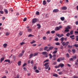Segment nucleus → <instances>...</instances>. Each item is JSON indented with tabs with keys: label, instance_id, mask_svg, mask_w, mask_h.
<instances>
[{
	"label": "nucleus",
	"instance_id": "1",
	"mask_svg": "<svg viewBox=\"0 0 78 78\" xmlns=\"http://www.w3.org/2000/svg\"><path fill=\"white\" fill-rule=\"evenodd\" d=\"M44 66H46L45 67V69L47 70V69H48V68L49 67V65H48V62H47L45 63L44 65Z\"/></svg>",
	"mask_w": 78,
	"mask_h": 78
},
{
	"label": "nucleus",
	"instance_id": "2",
	"mask_svg": "<svg viewBox=\"0 0 78 78\" xmlns=\"http://www.w3.org/2000/svg\"><path fill=\"white\" fill-rule=\"evenodd\" d=\"M64 37H62L61 38V44H62V45L63 46H65V45H66V43H65V42H63L64 41Z\"/></svg>",
	"mask_w": 78,
	"mask_h": 78
},
{
	"label": "nucleus",
	"instance_id": "3",
	"mask_svg": "<svg viewBox=\"0 0 78 78\" xmlns=\"http://www.w3.org/2000/svg\"><path fill=\"white\" fill-rule=\"evenodd\" d=\"M42 54L43 55H46L45 56V57H46V58H47L48 57V55H47L48 54L47 52L46 51H44L42 52Z\"/></svg>",
	"mask_w": 78,
	"mask_h": 78
},
{
	"label": "nucleus",
	"instance_id": "4",
	"mask_svg": "<svg viewBox=\"0 0 78 78\" xmlns=\"http://www.w3.org/2000/svg\"><path fill=\"white\" fill-rule=\"evenodd\" d=\"M37 19L36 18H34L32 20V23H35L37 22Z\"/></svg>",
	"mask_w": 78,
	"mask_h": 78
},
{
	"label": "nucleus",
	"instance_id": "5",
	"mask_svg": "<svg viewBox=\"0 0 78 78\" xmlns=\"http://www.w3.org/2000/svg\"><path fill=\"white\" fill-rule=\"evenodd\" d=\"M59 12V10L58 9H55L53 11V12Z\"/></svg>",
	"mask_w": 78,
	"mask_h": 78
},
{
	"label": "nucleus",
	"instance_id": "6",
	"mask_svg": "<svg viewBox=\"0 0 78 78\" xmlns=\"http://www.w3.org/2000/svg\"><path fill=\"white\" fill-rule=\"evenodd\" d=\"M59 67H63L64 66V65L62 63H60L58 65Z\"/></svg>",
	"mask_w": 78,
	"mask_h": 78
},
{
	"label": "nucleus",
	"instance_id": "7",
	"mask_svg": "<svg viewBox=\"0 0 78 78\" xmlns=\"http://www.w3.org/2000/svg\"><path fill=\"white\" fill-rule=\"evenodd\" d=\"M59 30V27H57L55 28V31H58Z\"/></svg>",
	"mask_w": 78,
	"mask_h": 78
},
{
	"label": "nucleus",
	"instance_id": "8",
	"mask_svg": "<svg viewBox=\"0 0 78 78\" xmlns=\"http://www.w3.org/2000/svg\"><path fill=\"white\" fill-rule=\"evenodd\" d=\"M67 8L66 7V6H64L62 8V9L63 10H66L67 9Z\"/></svg>",
	"mask_w": 78,
	"mask_h": 78
},
{
	"label": "nucleus",
	"instance_id": "9",
	"mask_svg": "<svg viewBox=\"0 0 78 78\" xmlns=\"http://www.w3.org/2000/svg\"><path fill=\"white\" fill-rule=\"evenodd\" d=\"M60 19L62 21H64L65 20V18L64 17H62L60 18Z\"/></svg>",
	"mask_w": 78,
	"mask_h": 78
},
{
	"label": "nucleus",
	"instance_id": "10",
	"mask_svg": "<svg viewBox=\"0 0 78 78\" xmlns=\"http://www.w3.org/2000/svg\"><path fill=\"white\" fill-rule=\"evenodd\" d=\"M5 62H8V63H10L11 61L9 59H6L5 60Z\"/></svg>",
	"mask_w": 78,
	"mask_h": 78
},
{
	"label": "nucleus",
	"instance_id": "11",
	"mask_svg": "<svg viewBox=\"0 0 78 78\" xmlns=\"http://www.w3.org/2000/svg\"><path fill=\"white\" fill-rule=\"evenodd\" d=\"M37 26L38 27V29H39L41 28V25L40 24H37Z\"/></svg>",
	"mask_w": 78,
	"mask_h": 78
},
{
	"label": "nucleus",
	"instance_id": "12",
	"mask_svg": "<svg viewBox=\"0 0 78 78\" xmlns=\"http://www.w3.org/2000/svg\"><path fill=\"white\" fill-rule=\"evenodd\" d=\"M4 59H5V58L3 57L2 58H1L0 62L1 63L2 62V61H4Z\"/></svg>",
	"mask_w": 78,
	"mask_h": 78
},
{
	"label": "nucleus",
	"instance_id": "13",
	"mask_svg": "<svg viewBox=\"0 0 78 78\" xmlns=\"http://www.w3.org/2000/svg\"><path fill=\"white\" fill-rule=\"evenodd\" d=\"M7 46V44L6 43H5L3 44V47L4 48H6Z\"/></svg>",
	"mask_w": 78,
	"mask_h": 78
},
{
	"label": "nucleus",
	"instance_id": "14",
	"mask_svg": "<svg viewBox=\"0 0 78 78\" xmlns=\"http://www.w3.org/2000/svg\"><path fill=\"white\" fill-rule=\"evenodd\" d=\"M59 59H60L61 61H63L64 60V57H60L59 58Z\"/></svg>",
	"mask_w": 78,
	"mask_h": 78
},
{
	"label": "nucleus",
	"instance_id": "15",
	"mask_svg": "<svg viewBox=\"0 0 78 78\" xmlns=\"http://www.w3.org/2000/svg\"><path fill=\"white\" fill-rule=\"evenodd\" d=\"M37 55H38V53H35L33 54V56H37Z\"/></svg>",
	"mask_w": 78,
	"mask_h": 78
},
{
	"label": "nucleus",
	"instance_id": "16",
	"mask_svg": "<svg viewBox=\"0 0 78 78\" xmlns=\"http://www.w3.org/2000/svg\"><path fill=\"white\" fill-rule=\"evenodd\" d=\"M72 51H73V54H75V51H76L75 49H73L72 50Z\"/></svg>",
	"mask_w": 78,
	"mask_h": 78
},
{
	"label": "nucleus",
	"instance_id": "17",
	"mask_svg": "<svg viewBox=\"0 0 78 78\" xmlns=\"http://www.w3.org/2000/svg\"><path fill=\"white\" fill-rule=\"evenodd\" d=\"M49 56H50L49 59H51L53 57V56H52V55H51V54H49Z\"/></svg>",
	"mask_w": 78,
	"mask_h": 78
},
{
	"label": "nucleus",
	"instance_id": "18",
	"mask_svg": "<svg viewBox=\"0 0 78 78\" xmlns=\"http://www.w3.org/2000/svg\"><path fill=\"white\" fill-rule=\"evenodd\" d=\"M4 12H5V14H8V10L6 9H4Z\"/></svg>",
	"mask_w": 78,
	"mask_h": 78
},
{
	"label": "nucleus",
	"instance_id": "19",
	"mask_svg": "<svg viewBox=\"0 0 78 78\" xmlns=\"http://www.w3.org/2000/svg\"><path fill=\"white\" fill-rule=\"evenodd\" d=\"M66 30H65V32H67V33H68L69 31V30L66 29Z\"/></svg>",
	"mask_w": 78,
	"mask_h": 78
},
{
	"label": "nucleus",
	"instance_id": "20",
	"mask_svg": "<svg viewBox=\"0 0 78 78\" xmlns=\"http://www.w3.org/2000/svg\"><path fill=\"white\" fill-rule=\"evenodd\" d=\"M53 76H55V77H58V74H53Z\"/></svg>",
	"mask_w": 78,
	"mask_h": 78
},
{
	"label": "nucleus",
	"instance_id": "21",
	"mask_svg": "<svg viewBox=\"0 0 78 78\" xmlns=\"http://www.w3.org/2000/svg\"><path fill=\"white\" fill-rule=\"evenodd\" d=\"M43 3L44 5H46V4H47V3L46 2V1H44Z\"/></svg>",
	"mask_w": 78,
	"mask_h": 78
},
{
	"label": "nucleus",
	"instance_id": "22",
	"mask_svg": "<svg viewBox=\"0 0 78 78\" xmlns=\"http://www.w3.org/2000/svg\"><path fill=\"white\" fill-rule=\"evenodd\" d=\"M66 28L67 30H69V29H70V27L69 26H68Z\"/></svg>",
	"mask_w": 78,
	"mask_h": 78
},
{
	"label": "nucleus",
	"instance_id": "23",
	"mask_svg": "<svg viewBox=\"0 0 78 78\" xmlns=\"http://www.w3.org/2000/svg\"><path fill=\"white\" fill-rule=\"evenodd\" d=\"M48 48L47 46L45 47L44 48V50H47V49H48Z\"/></svg>",
	"mask_w": 78,
	"mask_h": 78
},
{
	"label": "nucleus",
	"instance_id": "24",
	"mask_svg": "<svg viewBox=\"0 0 78 78\" xmlns=\"http://www.w3.org/2000/svg\"><path fill=\"white\" fill-rule=\"evenodd\" d=\"M72 57L73 59H76V56H72Z\"/></svg>",
	"mask_w": 78,
	"mask_h": 78
},
{
	"label": "nucleus",
	"instance_id": "25",
	"mask_svg": "<svg viewBox=\"0 0 78 78\" xmlns=\"http://www.w3.org/2000/svg\"><path fill=\"white\" fill-rule=\"evenodd\" d=\"M22 56H23V54L22 53H20L19 55V57H22Z\"/></svg>",
	"mask_w": 78,
	"mask_h": 78
},
{
	"label": "nucleus",
	"instance_id": "26",
	"mask_svg": "<svg viewBox=\"0 0 78 78\" xmlns=\"http://www.w3.org/2000/svg\"><path fill=\"white\" fill-rule=\"evenodd\" d=\"M33 56V54H31L30 55V58H29L30 59L32 58V57Z\"/></svg>",
	"mask_w": 78,
	"mask_h": 78
},
{
	"label": "nucleus",
	"instance_id": "27",
	"mask_svg": "<svg viewBox=\"0 0 78 78\" xmlns=\"http://www.w3.org/2000/svg\"><path fill=\"white\" fill-rule=\"evenodd\" d=\"M49 61V60H48V59H47L45 61H44V63H45V62H48Z\"/></svg>",
	"mask_w": 78,
	"mask_h": 78
},
{
	"label": "nucleus",
	"instance_id": "28",
	"mask_svg": "<svg viewBox=\"0 0 78 78\" xmlns=\"http://www.w3.org/2000/svg\"><path fill=\"white\" fill-rule=\"evenodd\" d=\"M18 66H20L21 65V61H19L18 63Z\"/></svg>",
	"mask_w": 78,
	"mask_h": 78
},
{
	"label": "nucleus",
	"instance_id": "29",
	"mask_svg": "<svg viewBox=\"0 0 78 78\" xmlns=\"http://www.w3.org/2000/svg\"><path fill=\"white\" fill-rule=\"evenodd\" d=\"M66 57L67 58H69V57H70V55H69V54L68 53H67L66 55Z\"/></svg>",
	"mask_w": 78,
	"mask_h": 78
},
{
	"label": "nucleus",
	"instance_id": "30",
	"mask_svg": "<svg viewBox=\"0 0 78 78\" xmlns=\"http://www.w3.org/2000/svg\"><path fill=\"white\" fill-rule=\"evenodd\" d=\"M36 42V41L34 40H33L32 41V42H31L30 43L31 44H34V43H35Z\"/></svg>",
	"mask_w": 78,
	"mask_h": 78
},
{
	"label": "nucleus",
	"instance_id": "31",
	"mask_svg": "<svg viewBox=\"0 0 78 78\" xmlns=\"http://www.w3.org/2000/svg\"><path fill=\"white\" fill-rule=\"evenodd\" d=\"M49 48L50 49V50H52V49H53V48H54V47L53 46H52L51 47H49Z\"/></svg>",
	"mask_w": 78,
	"mask_h": 78
},
{
	"label": "nucleus",
	"instance_id": "32",
	"mask_svg": "<svg viewBox=\"0 0 78 78\" xmlns=\"http://www.w3.org/2000/svg\"><path fill=\"white\" fill-rule=\"evenodd\" d=\"M19 34L20 35V36H21V35H22V34H23V32H22V31H20V33H19Z\"/></svg>",
	"mask_w": 78,
	"mask_h": 78
},
{
	"label": "nucleus",
	"instance_id": "33",
	"mask_svg": "<svg viewBox=\"0 0 78 78\" xmlns=\"http://www.w3.org/2000/svg\"><path fill=\"white\" fill-rule=\"evenodd\" d=\"M55 45H59L60 43L59 42H57L55 43Z\"/></svg>",
	"mask_w": 78,
	"mask_h": 78
},
{
	"label": "nucleus",
	"instance_id": "34",
	"mask_svg": "<svg viewBox=\"0 0 78 78\" xmlns=\"http://www.w3.org/2000/svg\"><path fill=\"white\" fill-rule=\"evenodd\" d=\"M68 48H72V46L68 45Z\"/></svg>",
	"mask_w": 78,
	"mask_h": 78
},
{
	"label": "nucleus",
	"instance_id": "35",
	"mask_svg": "<svg viewBox=\"0 0 78 78\" xmlns=\"http://www.w3.org/2000/svg\"><path fill=\"white\" fill-rule=\"evenodd\" d=\"M69 41H67L66 42V43H65V45H66V46H67V45H68V44H69Z\"/></svg>",
	"mask_w": 78,
	"mask_h": 78
},
{
	"label": "nucleus",
	"instance_id": "36",
	"mask_svg": "<svg viewBox=\"0 0 78 78\" xmlns=\"http://www.w3.org/2000/svg\"><path fill=\"white\" fill-rule=\"evenodd\" d=\"M9 34H10V33L8 32H6L5 33V35H6V36H9Z\"/></svg>",
	"mask_w": 78,
	"mask_h": 78
},
{
	"label": "nucleus",
	"instance_id": "37",
	"mask_svg": "<svg viewBox=\"0 0 78 78\" xmlns=\"http://www.w3.org/2000/svg\"><path fill=\"white\" fill-rule=\"evenodd\" d=\"M34 36V35H32L31 34H30L28 36V37H33Z\"/></svg>",
	"mask_w": 78,
	"mask_h": 78
},
{
	"label": "nucleus",
	"instance_id": "38",
	"mask_svg": "<svg viewBox=\"0 0 78 78\" xmlns=\"http://www.w3.org/2000/svg\"><path fill=\"white\" fill-rule=\"evenodd\" d=\"M73 30H71L70 32V34L71 35H72V34H73Z\"/></svg>",
	"mask_w": 78,
	"mask_h": 78
},
{
	"label": "nucleus",
	"instance_id": "39",
	"mask_svg": "<svg viewBox=\"0 0 78 78\" xmlns=\"http://www.w3.org/2000/svg\"><path fill=\"white\" fill-rule=\"evenodd\" d=\"M55 33V30H52L51 31V33L52 34H54V33Z\"/></svg>",
	"mask_w": 78,
	"mask_h": 78
},
{
	"label": "nucleus",
	"instance_id": "40",
	"mask_svg": "<svg viewBox=\"0 0 78 78\" xmlns=\"http://www.w3.org/2000/svg\"><path fill=\"white\" fill-rule=\"evenodd\" d=\"M28 32H31L32 31V30L31 29H28Z\"/></svg>",
	"mask_w": 78,
	"mask_h": 78
},
{
	"label": "nucleus",
	"instance_id": "41",
	"mask_svg": "<svg viewBox=\"0 0 78 78\" xmlns=\"http://www.w3.org/2000/svg\"><path fill=\"white\" fill-rule=\"evenodd\" d=\"M70 33H68L67 34L66 36L69 37V36H70Z\"/></svg>",
	"mask_w": 78,
	"mask_h": 78
},
{
	"label": "nucleus",
	"instance_id": "42",
	"mask_svg": "<svg viewBox=\"0 0 78 78\" xmlns=\"http://www.w3.org/2000/svg\"><path fill=\"white\" fill-rule=\"evenodd\" d=\"M50 31H48L46 32V34H50Z\"/></svg>",
	"mask_w": 78,
	"mask_h": 78
},
{
	"label": "nucleus",
	"instance_id": "43",
	"mask_svg": "<svg viewBox=\"0 0 78 78\" xmlns=\"http://www.w3.org/2000/svg\"><path fill=\"white\" fill-rule=\"evenodd\" d=\"M73 45V46H75L76 47H78V44H75Z\"/></svg>",
	"mask_w": 78,
	"mask_h": 78
},
{
	"label": "nucleus",
	"instance_id": "44",
	"mask_svg": "<svg viewBox=\"0 0 78 78\" xmlns=\"http://www.w3.org/2000/svg\"><path fill=\"white\" fill-rule=\"evenodd\" d=\"M35 72H36V73H39V70H38L37 69H36L35 70Z\"/></svg>",
	"mask_w": 78,
	"mask_h": 78
},
{
	"label": "nucleus",
	"instance_id": "45",
	"mask_svg": "<svg viewBox=\"0 0 78 78\" xmlns=\"http://www.w3.org/2000/svg\"><path fill=\"white\" fill-rule=\"evenodd\" d=\"M73 78H78V76H73Z\"/></svg>",
	"mask_w": 78,
	"mask_h": 78
},
{
	"label": "nucleus",
	"instance_id": "46",
	"mask_svg": "<svg viewBox=\"0 0 78 78\" xmlns=\"http://www.w3.org/2000/svg\"><path fill=\"white\" fill-rule=\"evenodd\" d=\"M27 63H24L23 66V67H25V66H27Z\"/></svg>",
	"mask_w": 78,
	"mask_h": 78
},
{
	"label": "nucleus",
	"instance_id": "47",
	"mask_svg": "<svg viewBox=\"0 0 78 78\" xmlns=\"http://www.w3.org/2000/svg\"><path fill=\"white\" fill-rule=\"evenodd\" d=\"M75 37V35H73L70 36V38H72V37Z\"/></svg>",
	"mask_w": 78,
	"mask_h": 78
},
{
	"label": "nucleus",
	"instance_id": "48",
	"mask_svg": "<svg viewBox=\"0 0 78 78\" xmlns=\"http://www.w3.org/2000/svg\"><path fill=\"white\" fill-rule=\"evenodd\" d=\"M57 52H58V51H55L53 52V53H54V54H56V53Z\"/></svg>",
	"mask_w": 78,
	"mask_h": 78
},
{
	"label": "nucleus",
	"instance_id": "49",
	"mask_svg": "<svg viewBox=\"0 0 78 78\" xmlns=\"http://www.w3.org/2000/svg\"><path fill=\"white\" fill-rule=\"evenodd\" d=\"M55 41H58L59 40V39H58V38H55Z\"/></svg>",
	"mask_w": 78,
	"mask_h": 78
},
{
	"label": "nucleus",
	"instance_id": "50",
	"mask_svg": "<svg viewBox=\"0 0 78 78\" xmlns=\"http://www.w3.org/2000/svg\"><path fill=\"white\" fill-rule=\"evenodd\" d=\"M34 70H36V69H37V67L36 66H34Z\"/></svg>",
	"mask_w": 78,
	"mask_h": 78
},
{
	"label": "nucleus",
	"instance_id": "51",
	"mask_svg": "<svg viewBox=\"0 0 78 78\" xmlns=\"http://www.w3.org/2000/svg\"><path fill=\"white\" fill-rule=\"evenodd\" d=\"M36 14L37 15H39V12L38 11L36 13Z\"/></svg>",
	"mask_w": 78,
	"mask_h": 78
},
{
	"label": "nucleus",
	"instance_id": "52",
	"mask_svg": "<svg viewBox=\"0 0 78 78\" xmlns=\"http://www.w3.org/2000/svg\"><path fill=\"white\" fill-rule=\"evenodd\" d=\"M62 36H64V34H62L60 35L59 37H62Z\"/></svg>",
	"mask_w": 78,
	"mask_h": 78
},
{
	"label": "nucleus",
	"instance_id": "53",
	"mask_svg": "<svg viewBox=\"0 0 78 78\" xmlns=\"http://www.w3.org/2000/svg\"><path fill=\"white\" fill-rule=\"evenodd\" d=\"M25 44V42H22V43H20V44L21 45H23V44Z\"/></svg>",
	"mask_w": 78,
	"mask_h": 78
},
{
	"label": "nucleus",
	"instance_id": "54",
	"mask_svg": "<svg viewBox=\"0 0 78 78\" xmlns=\"http://www.w3.org/2000/svg\"><path fill=\"white\" fill-rule=\"evenodd\" d=\"M3 12H4L3 11H0V14H3Z\"/></svg>",
	"mask_w": 78,
	"mask_h": 78
},
{
	"label": "nucleus",
	"instance_id": "55",
	"mask_svg": "<svg viewBox=\"0 0 78 78\" xmlns=\"http://www.w3.org/2000/svg\"><path fill=\"white\" fill-rule=\"evenodd\" d=\"M60 49H62V50H63L64 49V47L63 46H62L60 47Z\"/></svg>",
	"mask_w": 78,
	"mask_h": 78
},
{
	"label": "nucleus",
	"instance_id": "56",
	"mask_svg": "<svg viewBox=\"0 0 78 78\" xmlns=\"http://www.w3.org/2000/svg\"><path fill=\"white\" fill-rule=\"evenodd\" d=\"M57 61L58 62H61V60L59 58L57 59Z\"/></svg>",
	"mask_w": 78,
	"mask_h": 78
},
{
	"label": "nucleus",
	"instance_id": "57",
	"mask_svg": "<svg viewBox=\"0 0 78 78\" xmlns=\"http://www.w3.org/2000/svg\"><path fill=\"white\" fill-rule=\"evenodd\" d=\"M39 50L40 51H42V50H43V48H40L39 49Z\"/></svg>",
	"mask_w": 78,
	"mask_h": 78
},
{
	"label": "nucleus",
	"instance_id": "58",
	"mask_svg": "<svg viewBox=\"0 0 78 78\" xmlns=\"http://www.w3.org/2000/svg\"><path fill=\"white\" fill-rule=\"evenodd\" d=\"M46 39V37L44 36L43 37V40H45V39Z\"/></svg>",
	"mask_w": 78,
	"mask_h": 78
},
{
	"label": "nucleus",
	"instance_id": "59",
	"mask_svg": "<svg viewBox=\"0 0 78 78\" xmlns=\"http://www.w3.org/2000/svg\"><path fill=\"white\" fill-rule=\"evenodd\" d=\"M68 51L69 53H70V52H71V50L70 49H68Z\"/></svg>",
	"mask_w": 78,
	"mask_h": 78
},
{
	"label": "nucleus",
	"instance_id": "60",
	"mask_svg": "<svg viewBox=\"0 0 78 78\" xmlns=\"http://www.w3.org/2000/svg\"><path fill=\"white\" fill-rule=\"evenodd\" d=\"M26 20H27V18H25L23 20V21L24 22H25L26 21Z\"/></svg>",
	"mask_w": 78,
	"mask_h": 78
},
{
	"label": "nucleus",
	"instance_id": "61",
	"mask_svg": "<svg viewBox=\"0 0 78 78\" xmlns=\"http://www.w3.org/2000/svg\"><path fill=\"white\" fill-rule=\"evenodd\" d=\"M73 58H70L69 59V60L70 61H73Z\"/></svg>",
	"mask_w": 78,
	"mask_h": 78
},
{
	"label": "nucleus",
	"instance_id": "62",
	"mask_svg": "<svg viewBox=\"0 0 78 78\" xmlns=\"http://www.w3.org/2000/svg\"><path fill=\"white\" fill-rule=\"evenodd\" d=\"M20 76H19V74H17L16 76V78H19V77Z\"/></svg>",
	"mask_w": 78,
	"mask_h": 78
},
{
	"label": "nucleus",
	"instance_id": "63",
	"mask_svg": "<svg viewBox=\"0 0 78 78\" xmlns=\"http://www.w3.org/2000/svg\"><path fill=\"white\" fill-rule=\"evenodd\" d=\"M56 60V58H54L53 59H52V61H55Z\"/></svg>",
	"mask_w": 78,
	"mask_h": 78
},
{
	"label": "nucleus",
	"instance_id": "64",
	"mask_svg": "<svg viewBox=\"0 0 78 78\" xmlns=\"http://www.w3.org/2000/svg\"><path fill=\"white\" fill-rule=\"evenodd\" d=\"M75 24H76L77 25H78V21H76V22Z\"/></svg>",
	"mask_w": 78,
	"mask_h": 78
}]
</instances>
